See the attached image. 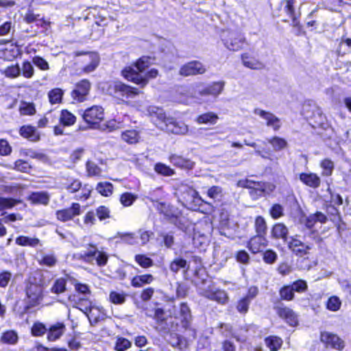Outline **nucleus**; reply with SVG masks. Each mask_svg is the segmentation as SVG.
Here are the masks:
<instances>
[{
  "mask_svg": "<svg viewBox=\"0 0 351 351\" xmlns=\"http://www.w3.org/2000/svg\"><path fill=\"white\" fill-rule=\"evenodd\" d=\"M254 112L264 119L266 121L267 125L272 128L275 131L278 130L281 127L280 120L274 114L259 108H256Z\"/></svg>",
  "mask_w": 351,
  "mask_h": 351,
  "instance_id": "obj_18",
  "label": "nucleus"
},
{
  "mask_svg": "<svg viewBox=\"0 0 351 351\" xmlns=\"http://www.w3.org/2000/svg\"><path fill=\"white\" fill-rule=\"evenodd\" d=\"M189 264L184 258H176L170 264V270L173 273H178L180 269H189Z\"/></svg>",
  "mask_w": 351,
  "mask_h": 351,
  "instance_id": "obj_36",
  "label": "nucleus"
},
{
  "mask_svg": "<svg viewBox=\"0 0 351 351\" xmlns=\"http://www.w3.org/2000/svg\"><path fill=\"white\" fill-rule=\"evenodd\" d=\"M219 119L218 115L213 112H208L199 115L195 121L198 124L215 125Z\"/></svg>",
  "mask_w": 351,
  "mask_h": 351,
  "instance_id": "obj_26",
  "label": "nucleus"
},
{
  "mask_svg": "<svg viewBox=\"0 0 351 351\" xmlns=\"http://www.w3.org/2000/svg\"><path fill=\"white\" fill-rule=\"evenodd\" d=\"M170 161L174 165L181 168L190 169H192L194 166L193 162L178 155H172L170 157Z\"/></svg>",
  "mask_w": 351,
  "mask_h": 351,
  "instance_id": "obj_28",
  "label": "nucleus"
},
{
  "mask_svg": "<svg viewBox=\"0 0 351 351\" xmlns=\"http://www.w3.org/2000/svg\"><path fill=\"white\" fill-rule=\"evenodd\" d=\"M341 305V302L337 296H332L328 298L326 304V307L328 310L332 311H338Z\"/></svg>",
  "mask_w": 351,
  "mask_h": 351,
  "instance_id": "obj_57",
  "label": "nucleus"
},
{
  "mask_svg": "<svg viewBox=\"0 0 351 351\" xmlns=\"http://www.w3.org/2000/svg\"><path fill=\"white\" fill-rule=\"evenodd\" d=\"M300 180L303 184L313 189L318 188L321 183L319 177L313 173H302L300 174Z\"/></svg>",
  "mask_w": 351,
  "mask_h": 351,
  "instance_id": "obj_21",
  "label": "nucleus"
},
{
  "mask_svg": "<svg viewBox=\"0 0 351 351\" xmlns=\"http://www.w3.org/2000/svg\"><path fill=\"white\" fill-rule=\"evenodd\" d=\"M21 155L23 156H29L32 158H36L40 160L45 158V155L36 152L33 149H21Z\"/></svg>",
  "mask_w": 351,
  "mask_h": 351,
  "instance_id": "obj_47",
  "label": "nucleus"
},
{
  "mask_svg": "<svg viewBox=\"0 0 351 351\" xmlns=\"http://www.w3.org/2000/svg\"><path fill=\"white\" fill-rule=\"evenodd\" d=\"M244 186L247 189H256V194L259 195H263L266 189V184L265 182H254L250 180L245 181Z\"/></svg>",
  "mask_w": 351,
  "mask_h": 351,
  "instance_id": "obj_32",
  "label": "nucleus"
},
{
  "mask_svg": "<svg viewBox=\"0 0 351 351\" xmlns=\"http://www.w3.org/2000/svg\"><path fill=\"white\" fill-rule=\"evenodd\" d=\"M75 64L85 73L94 71L99 66L100 58L94 51H74L72 54Z\"/></svg>",
  "mask_w": 351,
  "mask_h": 351,
  "instance_id": "obj_2",
  "label": "nucleus"
},
{
  "mask_svg": "<svg viewBox=\"0 0 351 351\" xmlns=\"http://www.w3.org/2000/svg\"><path fill=\"white\" fill-rule=\"evenodd\" d=\"M199 294L210 300L215 301L220 304H225L228 301V296L225 291L215 289L210 286H208L206 289L200 290Z\"/></svg>",
  "mask_w": 351,
  "mask_h": 351,
  "instance_id": "obj_11",
  "label": "nucleus"
},
{
  "mask_svg": "<svg viewBox=\"0 0 351 351\" xmlns=\"http://www.w3.org/2000/svg\"><path fill=\"white\" fill-rule=\"evenodd\" d=\"M132 343L127 339L123 337H119L115 343V350L117 351H125L130 348Z\"/></svg>",
  "mask_w": 351,
  "mask_h": 351,
  "instance_id": "obj_58",
  "label": "nucleus"
},
{
  "mask_svg": "<svg viewBox=\"0 0 351 351\" xmlns=\"http://www.w3.org/2000/svg\"><path fill=\"white\" fill-rule=\"evenodd\" d=\"M320 166L322 169V175L324 176H330L334 169V163L329 159H324L322 161Z\"/></svg>",
  "mask_w": 351,
  "mask_h": 351,
  "instance_id": "obj_50",
  "label": "nucleus"
},
{
  "mask_svg": "<svg viewBox=\"0 0 351 351\" xmlns=\"http://www.w3.org/2000/svg\"><path fill=\"white\" fill-rule=\"evenodd\" d=\"M109 298L110 301L114 304H122L125 301V294L123 292L112 291Z\"/></svg>",
  "mask_w": 351,
  "mask_h": 351,
  "instance_id": "obj_54",
  "label": "nucleus"
},
{
  "mask_svg": "<svg viewBox=\"0 0 351 351\" xmlns=\"http://www.w3.org/2000/svg\"><path fill=\"white\" fill-rule=\"evenodd\" d=\"M265 344L271 351L278 350L282 344L281 338L277 336H269L265 339Z\"/></svg>",
  "mask_w": 351,
  "mask_h": 351,
  "instance_id": "obj_31",
  "label": "nucleus"
},
{
  "mask_svg": "<svg viewBox=\"0 0 351 351\" xmlns=\"http://www.w3.org/2000/svg\"><path fill=\"white\" fill-rule=\"evenodd\" d=\"M269 213L273 219H278L284 215V208L279 204H275L270 208Z\"/></svg>",
  "mask_w": 351,
  "mask_h": 351,
  "instance_id": "obj_62",
  "label": "nucleus"
},
{
  "mask_svg": "<svg viewBox=\"0 0 351 351\" xmlns=\"http://www.w3.org/2000/svg\"><path fill=\"white\" fill-rule=\"evenodd\" d=\"M26 293L31 301L36 303L41 297V288L36 285H31L27 288Z\"/></svg>",
  "mask_w": 351,
  "mask_h": 351,
  "instance_id": "obj_30",
  "label": "nucleus"
},
{
  "mask_svg": "<svg viewBox=\"0 0 351 351\" xmlns=\"http://www.w3.org/2000/svg\"><path fill=\"white\" fill-rule=\"evenodd\" d=\"M174 317L178 319L181 324V328L183 331L190 330L191 328L192 315L191 311L185 302H182L178 310L175 311Z\"/></svg>",
  "mask_w": 351,
  "mask_h": 351,
  "instance_id": "obj_7",
  "label": "nucleus"
},
{
  "mask_svg": "<svg viewBox=\"0 0 351 351\" xmlns=\"http://www.w3.org/2000/svg\"><path fill=\"white\" fill-rule=\"evenodd\" d=\"M77 258L90 264L95 262L99 267L105 266L108 260L106 252L98 250L96 246L93 245H90L86 251L77 254Z\"/></svg>",
  "mask_w": 351,
  "mask_h": 351,
  "instance_id": "obj_3",
  "label": "nucleus"
},
{
  "mask_svg": "<svg viewBox=\"0 0 351 351\" xmlns=\"http://www.w3.org/2000/svg\"><path fill=\"white\" fill-rule=\"evenodd\" d=\"M137 199V196L130 193H124L120 197V202L124 206H131Z\"/></svg>",
  "mask_w": 351,
  "mask_h": 351,
  "instance_id": "obj_61",
  "label": "nucleus"
},
{
  "mask_svg": "<svg viewBox=\"0 0 351 351\" xmlns=\"http://www.w3.org/2000/svg\"><path fill=\"white\" fill-rule=\"evenodd\" d=\"M268 142L271 145L274 151H280L287 146V142L285 139L274 136L268 139Z\"/></svg>",
  "mask_w": 351,
  "mask_h": 351,
  "instance_id": "obj_35",
  "label": "nucleus"
},
{
  "mask_svg": "<svg viewBox=\"0 0 351 351\" xmlns=\"http://www.w3.org/2000/svg\"><path fill=\"white\" fill-rule=\"evenodd\" d=\"M147 111L151 117L152 122L156 125L157 128L162 130L164 128H165L169 119L171 118L166 116L164 110L162 108L156 106H149L147 109Z\"/></svg>",
  "mask_w": 351,
  "mask_h": 351,
  "instance_id": "obj_10",
  "label": "nucleus"
},
{
  "mask_svg": "<svg viewBox=\"0 0 351 351\" xmlns=\"http://www.w3.org/2000/svg\"><path fill=\"white\" fill-rule=\"evenodd\" d=\"M274 309L278 316L285 319L290 326L297 325L298 317L292 309L282 304L275 306Z\"/></svg>",
  "mask_w": 351,
  "mask_h": 351,
  "instance_id": "obj_15",
  "label": "nucleus"
},
{
  "mask_svg": "<svg viewBox=\"0 0 351 351\" xmlns=\"http://www.w3.org/2000/svg\"><path fill=\"white\" fill-rule=\"evenodd\" d=\"M157 210L164 215L167 219H171L174 217V214L172 210V207L165 203H158L156 205Z\"/></svg>",
  "mask_w": 351,
  "mask_h": 351,
  "instance_id": "obj_44",
  "label": "nucleus"
},
{
  "mask_svg": "<svg viewBox=\"0 0 351 351\" xmlns=\"http://www.w3.org/2000/svg\"><path fill=\"white\" fill-rule=\"evenodd\" d=\"M16 244L22 246L29 245L34 247L38 244L39 240L36 238L21 236L16 238Z\"/></svg>",
  "mask_w": 351,
  "mask_h": 351,
  "instance_id": "obj_43",
  "label": "nucleus"
},
{
  "mask_svg": "<svg viewBox=\"0 0 351 351\" xmlns=\"http://www.w3.org/2000/svg\"><path fill=\"white\" fill-rule=\"evenodd\" d=\"M19 339L18 335L14 330H8L1 335V341L8 344H15Z\"/></svg>",
  "mask_w": 351,
  "mask_h": 351,
  "instance_id": "obj_42",
  "label": "nucleus"
},
{
  "mask_svg": "<svg viewBox=\"0 0 351 351\" xmlns=\"http://www.w3.org/2000/svg\"><path fill=\"white\" fill-rule=\"evenodd\" d=\"M21 69V73L24 77L29 79L34 76V69L33 65L29 61L23 62Z\"/></svg>",
  "mask_w": 351,
  "mask_h": 351,
  "instance_id": "obj_48",
  "label": "nucleus"
},
{
  "mask_svg": "<svg viewBox=\"0 0 351 351\" xmlns=\"http://www.w3.org/2000/svg\"><path fill=\"white\" fill-rule=\"evenodd\" d=\"M169 343L171 346L180 350H185L187 348L186 339L175 332H170Z\"/></svg>",
  "mask_w": 351,
  "mask_h": 351,
  "instance_id": "obj_23",
  "label": "nucleus"
},
{
  "mask_svg": "<svg viewBox=\"0 0 351 351\" xmlns=\"http://www.w3.org/2000/svg\"><path fill=\"white\" fill-rule=\"evenodd\" d=\"M225 86V82H215L212 84L200 87V86H197V95H195V97H203L208 95H211L214 97H217L219 95H220Z\"/></svg>",
  "mask_w": 351,
  "mask_h": 351,
  "instance_id": "obj_9",
  "label": "nucleus"
},
{
  "mask_svg": "<svg viewBox=\"0 0 351 351\" xmlns=\"http://www.w3.org/2000/svg\"><path fill=\"white\" fill-rule=\"evenodd\" d=\"M5 77L13 79L19 77L21 73V67L18 64L6 66L3 71Z\"/></svg>",
  "mask_w": 351,
  "mask_h": 351,
  "instance_id": "obj_34",
  "label": "nucleus"
},
{
  "mask_svg": "<svg viewBox=\"0 0 351 351\" xmlns=\"http://www.w3.org/2000/svg\"><path fill=\"white\" fill-rule=\"evenodd\" d=\"M90 89V83L88 80L79 82L71 92V97L75 101L82 102L86 99Z\"/></svg>",
  "mask_w": 351,
  "mask_h": 351,
  "instance_id": "obj_14",
  "label": "nucleus"
},
{
  "mask_svg": "<svg viewBox=\"0 0 351 351\" xmlns=\"http://www.w3.org/2000/svg\"><path fill=\"white\" fill-rule=\"evenodd\" d=\"M28 199L34 204L47 205L49 195L45 191L33 192L29 195Z\"/></svg>",
  "mask_w": 351,
  "mask_h": 351,
  "instance_id": "obj_24",
  "label": "nucleus"
},
{
  "mask_svg": "<svg viewBox=\"0 0 351 351\" xmlns=\"http://www.w3.org/2000/svg\"><path fill=\"white\" fill-rule=\"evenodd\" d=\"M86 171L89 176H98L101 174V170L94 162L88 161L86 162Z\"/></svg>",
  "mask_w": 351,
  "mask_h": 351,
  "instance_id": "obj_59",
  "label": "nucleus"
},
{
  "mask_svg": "<svg viewBox=\"0 0 351 351\" xmlns=\"http://www.w3.org/2000/svg\"><path fill=\"white\" fill-rule=\"evenodd\" d=\"M241 60L243 65L252 69H261L263 68V64L254 58H251L247 53L241 55Z\"/></svg>",
  "mask_w": 351,
  "mask_h": 351,
  "instance_id": "obj_29",
  "label": "nucleus"
},
{
  "mask_svg": "<svg viewBox=\"0 0 351 351\" xmlns=\"http://www.w3.org/2000/svg\"><path fill=\"white\" fill-rule=\"evenodd\" d=\"M135 261L143 268H148L154 264L153 261L144 254H137L135 256Z\"/></svg>",
  "mask_w": 351,
  "mask_h": 351,
  "instance_id": "obj_53",
  "label": "nucleus"
},
{
  "mask_svg": "<svg viewBox=\"0 0 351 351\" xmlns=\"http://www.w3.org/2000/svg\"><path fill=\"white\" fill-rule=\"evenodd\" d=\"M81 214V206L78 203H73L70 208L58 210L56 212L58 220L66 222L72 220Z\"/></svg>",
  "mask_w": 351,
  "mask_h": 351,
  "instance_id": "obj_13",
  "label": "nucleus"
},
{
  "mask_svg": "<svg viewBox=\"0 0 351 351\" xmlns=\"http://www.w3.org/2000/svg\"><path fill=\"white\" fill-rule=\"evenodd\" d=\"M18 55V50L13 45H10L9 48H1V58L5 60H12Z\"/></svg>",
  "mask_w": 351,
  "mask_h": 351,
  "instance_id": "obj_37",
  "label": "nucleus"
},
{
  "mask_svg": "<svg viewBox=\"0 0 351 351\" xmlns=\"http://www.w3.org/2000/svg\"><path fill=\"white\" fill-rule=\"evenodd\" d=\"M63 92L60 88H54L48 93L49 99L51 104H56L61 101Z\"/></svg>",
  "mask_w": 351,
  "mask_h": 351,
  "instance_id": "obj_46",
  "label": "nucleus"
},
{
  "mask_svg": "<svg viewBox=\"0 0 351 351\" xmlns=\"http://www.w3.org/2000/svg\"><path fill=\"white\" fill-rule=\"evenodd\" d=\"M96 190L101 195L108 197L112 195L113 186L110 182H99L97 185Z\"/></svg>",
  "mask_w": 351,
  "mask_h": 351,
  "instance_id": "obj_38",
  "label": "nucleus"
},
{
  "mask_svg": "<svg viewBox=\"0 0 351 351\" xmlns=\"http://www.w3.org/2000/svg\"><path fill=\"white\" fill-rule=\"evenodd\" d=\"M206 71V69L202 62L191 61L180 67L179 74L183 77H188L203 74Z\"/></svg>",
  "mask_w": 351,
  "mask_h": 351,
  "instance_id": "obj_12",
  "label": "nucleus"
},
{
  "mask_svg": "<svg viewBox=\"0 0 351 351\" xmlns=\"http://www.w3.org/2000/svg\"><path fill=\"white\" fill-rule=\"evenodd\" d=\"M154 280L152 274H143L134 276L131 282L134 287H141L144 285L151 284Z\"/></svg>",
  "mask_w": 351,
  "mask_h": 351,
  "instance_id": "obj_27",
  "label": "nucleus"
},
{
  "mask_svg": "<svg viewBox=\"0 0 351 351\" xmlns=\"http://www.w3.org/2000/svg\"><path fill=\"white\" fill-rule=\"evenodd\" d=\"M282 3H285V9L286 12L290 16L293 21L295 22L297 19L294 8L295 0H283Z\"/></svg>",
  "mask_w": 351,
  "mask_h": 351,
  "instance_id": "obj_51",
  "label": "nucleus"
},
{
  "mask_svg": "<svg viewBox=\"0 0 351 351\" xmlns=\"http://www.w3.org/2000/svg\"><path fill=\"white\" fill-rule=\"evenodd\" d=\"M32 62L42 71H47L49 69L48 62L40 56H34L32 59Z\"/></svg>",
  "mask_w": 351,
  "mask_h": 351,
  "instance_id": "obj_63",
  "label": "nucleus"
},
{
  "mask_svg": "<svg viewBox=\"0 0 351 351\" xmlns=\"http://www.w3.org/2000/svg\"><path fill=\"white\" fill-rule=\"evenodd\" d=\"M19 110L22 115H32L36 112L34 105L30 103H23Z\"/></svg>",
  "mask_w": 351,
  "mask_h": 351,
  "instance_id": "obj_64",
  "label": "nucleus"
},
{
  "mask_svg": "<svg viewBox=\"0 0 351 351\" xmlns=\"http://www.w3.org/2000/svg\"><path fill=\"white\" fill-rule=\"evenodd\" d=\"M279 294L283 300L291 301L294 298V291L291 285L282 287L279 291Z\"/></svg>",
  "mask_w": 351,
  "mask_h": 351,
  "instance_id": "obj_41",
  "label": "nucleus"
},
{
  "mask_svg": "<svg viewBox=\"0 0 351 351\" xmlns=\"http://www.w3.org/2000/svg\"><path fill=\"white\" fill-rule=\"evenodd\" d=\"M47 328L45 324L41 322H36L32 327V334L35 337H40L45 334Z\"/></svg>",
  "mask_w": 351,
  "mask_h": 351,
  "instance_id": "obj_55",
  "label": "nucleus"
},
{
  "mask_svg": "<svg viewBox=\"0 0 351 351\" xmlns=\"http://www.w3.org/2000/svg\"><path fill=\"white\" fill-rule=\"evenodd\" d=\"M66 327L63 323L57 322L51 325L47 329V339L50 341L58 339L65 332Z\"/></svg>",
  "mask_w": 351,
  "mask_h": 351,
  "instance_id": "obj_20",
  "label": "nucleus"
},
{
  "mask_svg": "<svg viewBox=\"0 0 351 351\" xmlns=\"http://www.w3.org/2000/svg\"><path fill=\"white\" fill-rule=\"evenodd\" d=\"M162 130L177 135H184L189 132V127L183 122L176 121L173 118L169 119Z\"/></svg>",
  "mask_w": 351,
  "mask_h": 351,
  "instance_id": "obj_16",
  "label": "nucleus"
},
{
  "mask_svg": "<svg viewBox=\"0 0 351 351\" xmlns=\"http://www.w3.org/2000/svg\"><path fill=\"white\" fill-rule=\"evenodd\" d=\"M108 90L111 95L117 97H125L130 98L138 94L136 88L128 86L119 81L111 83Z\"/></svg>",
  "mask_w": 351,
  "mask_h": 351,
  "instance_id": "obj_6",
  "label": "nucleus"
},
{
  "mask_svg": "<svg viewBox=\"0 0 351 351\" xmlns=\"http://www.w3.org/2000/svg\"><path fill=\"white\" fill-rule=\"evenodd\" d=\"M321 341L326 344L327 346L341 350L345 347L343 340L335 334L324 332L321 334Z\"/></svg>",
  "mask_w": 351,
  "mask_h": 351,
  "instance_id": "obj_17",
  "label": "nucleus"
},
{
  "mask_svg": "<svg viewBox=\"0 0 351 351\" xmlns=\"http://www.w3.org/2000/svg\"><path fill=\"white\" fill-rule=\"evenodd\" d=\"M207 195L213 199H220L223 197V190L219 186H213L207 191Z\"/></svg>",
  "mask_w": 351,
  "mask_h": 351,
  "instance_id": "obj_52",
  "label": "nucleus"
},
{
  "mask_svg": "<svg viewBox=\"0 0 351 351\" xmlns=\"http://www.w3.org/2000/svg\"><path fill=\"white\" fill-rule=\"evenodd\" d=\"M287 244L293 254L300 257L308 254L313 247L312 243L301 241L298 235L290 237Z\"/></svg>",
  "mask_w": 351,
  "mask_h": 351,
  "instance_id": "obj_5",
  "label": "nucleus"
},
{
  "mask_svg": "<svg viewBox=\"0 0 351 351\" xmlns=\"http://www.w3.org/2000/svg\"><path fill=\"white\" fill-rule=\"evenodd\" d=\"M84 120L93 128L98 127L104 119V109L99 106H93L86 109L82 114Z\"/></svg>",
  "mask_w": 351,
  "mask_h": 351,
  "instance_id": "obj_8",
  "label": "nucleus"
},
{
  "mask_svg": "<svg viewBox=\"0 0 351 351\" xmlns=\"http://www.w3.org/2000/svg\"><path fill=\"white\" fill-rule=\"evenodd\" d=\"M150 60L151 58L148 56L139 58L135 63L134 67H125L122 71V75L126 80L144 87L149 80L156 78L158 75V71L156 69H152L144 73V71L151 64Z\"/></svg>",
  "mask_w": 351,
  "mask_h": 351,
  "instance_id": "obj_1",
  "label": "nucleus"
},
{
  "mask_svg": "<svg viewBox=\"0 0 351 351\" xmlns=\"http://www.w3.org/2000/svg\"><path fill=\"white\" fill-rule=\"evenodd\" d=\"M121 138L129 144H134L138 141L139 134L135 130H126L122 133Z\"/></svg>",
  "mask_w": 351,
  "mask_h": 351,
  "instance_id": "obj_33",
  "label": "nucleus"
},
{
  "mask_svg": "<svg viewBox=\"0 0 351 351\" xmlns=\"http://www.w3.org/2000/svg\"><path fill=\"white\" fill-rule=\"evenodd\" d=\"M154 170L158 173L165 176H171L174 174V171L172 169L160 162L155 165Z\"/></svg>",
  "mask_w": 351,
  "mask_h": 351,
  "instance_id": "obj_49",
  "label": "nucleus"
},
{
  "mask_svg": "<svg viewBox=\"0 0 351 351\" xmlns=\"http://www.w3.org/2000/svg\"><path fill=\"white\" fill-rule=\"evenodd\" d=\"M278 258V255L276 252L272 250H267L263 254V259L267 264H274Z\"/></svg>",
  "mask_w": 351,
  "mask_h": 351,
  "instance_id": "obj_60",
  "label": "nucleus"
},
{
  "mask_svg": "<svg viewBox=\"0 0 351 351\" xmlns=\"http://www.w3.org/2000/svg\"><path fill=\"white\" fill-rule=\"evenodd\" d=\"M66 285V280L64 278H60L56 280L51 288L52 293L60 294L65 291Z\"/></svg>",
  "mask_w": 351,
  "mask_h": 351,
  "instance_id": "obj_39",
  "label": "nucleus"
},
{
  "mask_svg": "<svg viewBox=\"0 0 351 351\" xmlns=\"http://www.w3.org/2000/svg\"><path fill=\"white\" fill-rule=\"evenodd\" d=\"M267 243V241L264 235L257 234L250 240L248 247L253 254H256L261 252Z\"/></svg>",
  "mask_w": 351,
  "mask_h": 351,
  "instance_id": "obj_19",
  "label": "nucleus"
},
{
  "mask_svg": "<svg viewBox=\"0 0 351 351\" xmlns=\"http://www.w3.org/2000/svg\"><path fill=\"white\" fill-rule=\"evenodd\" d=\"M184 199L186 202H195V200L204 202L199 196V193L196 190L190 187L186 189V193H184Z\"/></svg>",
  "mask_w": 351,
  "mask_h": 351,
  "instance_id": "obj_45",
  "label": "nucleus"
},
{
  "mask_svg": "<svg viewBox=\"0 0 351 351\" xmlns=\"http://www.w3.org/2000/svg\"><path fill=\"white\" fill-rule=\"evenodd\" d=\"M289 230L288 228L282 223H276L271 230V237L276 239H282L284 242L287 243L289 238H288Z\"/></svg>",
  "mask_w": 351,
  "mask_h": 351,
  "instance_id": "obj_22",
  "label": "nucleus"
},
{
  "mask_svg": "<svg viewBox=\"0 0 351 351\" xmlns=\"http://www.w3.org/2000/svg\"><path fill=\"white\" fill-rule=\"evenodd\" d=\"M20 134L31 141H37L40 139L39 134L35 128L31 125H24L20 129Z\"/></svg>",
  "mask_w": 351,
  "mask_h": 351,
  "instance_id": "obj_25",
  "label": "nucleus"
},
{
  "mask_svg": "<svg viewBox=\"0 0 351 351\" xmlns=\"http://www.w3.org/2000/svg\"><path fill=\"white\" fill-rule=\"evenodd\" d=\"M221 37L225 47L233 51H237L243 49L245 43V37L237 32L223 31Z\"/></svg>",
  "mask_w": 351,
  "mask_h": 351,
  "instance_id": "obj_4",
  "label": "nucleus"
},
{
  "mask_svg": "<svg viewBox=\"0 0 351 351\" xmlns=\"http://www.w3.org/2000/svg\"><path fill=\"white\" fill-rule=\"evenodd\" d=\"M75 117L66 110H64L61 112L60 117V122L65 126H69L75 122Z\"/></svg>",
  "mask_w": 351,
  "mask_h": 351,
  "instance_id": "obj_40",
  "label": "nucleus"
},
{
  "mask_svg": "<svg viewBox=\"0 0 351 351\" xmlns=\"http://www.w3.org/2000/svg\"><path fill=\"white\" fill-rule=\"evenodd\" d=\"M255 228L257 234L264 235L266 232L267 225L265 219L258 216L255 220Z\"/></svg>",
  "mask_w": 351,
  "mask_h": 351,
  "instance_id": "obj_56",
  "label": "nucleus"
}]
</instances>
